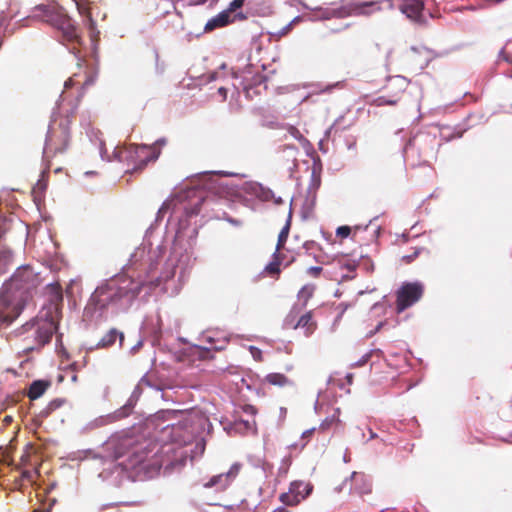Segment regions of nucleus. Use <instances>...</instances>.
Masks as SVG:
<instances>
[{"instance_id": "obj_22", "label": "nucleus", "mask_w": 512, "mask_h": 512, "mask_svg": "<svg viewBox=\"0 0 512 512\" xmlns=\"http://www.w3.org/2000/svg\"><path fill=\"white\" fill-rule=\"evenodd\" d=\"M316 206V194H312L307 197L302 206V214L305 218H309L313 215Z\"/></svg>"}, {"instance_id": "obj_4", "label": "nucleus", "mask_w": 512, "mask_h": 512, "mask_svg": "<svg viewBox=\"0 0 512 512\" xmlns=\"http://www.w3.org/2000/svg\"><path fill=\"white\" fill-rule=\"evenodd\" d=\"M283 327L285 329H301L306 337H310L318 328L317 321L314 319L313 310L299 309L291 307L284 318Z\"/></svg>"}, {"instance_id": "obj_42", "label": "nucleus", "mask_w": 512, "mask_h": 512, "mask_svg": "<svg viewBox=\"0 0 512 512\" xmlns=\"http://www.w3.org/2000/svg\"><path fill=\"white\" fill-rule=\"evenodd\" d=\"M166 144V140L165 139H160V140H157L155 145H165Z\"/></svg>"}, {"instance_id": "obj_37", "label": "nucleus", "mask_w": 512, "mask_h": 512, "mask_svg": "<svg viewBox=\"0 0 512 512\" xmlns=\"http://www.w3.org/2000/svg\"><path fill=\"white\" fill-rule=\"evenodd\" d=\"M330 12H331V8H327V9H325V10L323 11V13H322V17H323L324 19H331V18H334V16H329Z\"/></svg>"}, {"instance_id": "obj_18", "label": "nucleus", "mask_w": 512, "mask_h": 512, "mask_svg": "<svg viewBox=\"0 0 512 512\" xmlns=\"http://www.w3.org/2000/svg\"><path fill=\"white\" fill-rule=\"evenodd\" d=\"M291 491L295 493L296 496L301 497V501L306 499L313 490V485L310 482L305 481H293L290 484Z\"/></svg>"}, {"instance_id": "obj_17", "label": "nucleus", "mask_w": 512, "mask_h": 512, "mask_svg": "<svg viewBox=\"0 0 512 512\" xmlns=\"http://www.w3.org/2000/svg\"><path fill=\"white\" fill-rule=\"evenodd\" d=\"M117 338H119L120 344H122L124 340V334L113 328L101 338V340L97 343V348H109L115 344Z\"/></svg>"}, {"instance_id": "obj_31", "label": "nucleus", "mask_w": 512, "mask_h": 512, "mask_svg": "<svg viewBox=\"0 0 512 512\" xmlns=\"http://www.w3.org/2000/svg\"><path fill=\"white\" fill-rule=\"evenodd\" d=\"M250 352L253 356V358L257 361H262V352L259 348H256L254 346L250 347Z\"/></svg>"}, {"instance_id": "obj_23", "label": "nucleus", "mask_w": 512, "mask_h": 512, "mask_svg": "<svg viewBox=\"0 0 512 512\" xmlns=\"http://www.w3.org/2000/svg\"><path fill=\"white\" fill-rule=\"evenodd\" d=\"M281 261L278 253H274L273 261L270 262L264 269V271L271 276H278L280 274Z\"/></svg>"}, {"instance_id": "obj_38", "label": "nucleus", "mask_w": 512, "mask_h": 512, "mask_svg": "<svg viewBox=\"0 0 512 512\" xmlns=\"http://www.w3.org/2000/svg\"><path fill=\"white\" fill-rule=\"evenodd\" d=\"M168 208V204L165 202L162 204V206L160 207L159 211H158V214H163L165 213L166 209Z\"/></svg>"}, {"instance_id": "obj_9", "label": "nucleus", "mask_w": 512, "mask_h": 512, "mask_svg": "<svg viewBox=\"0 0 512 512\" xmlns=\"http://www.w3.org/2000/svg\"><path fill=\"white\" fill-rule=\"evenodd\" d=\"M390 7H397L412 20H418L424 8L423 0H386Z\"/></svg>"}, {"instance_id": "obj_6", "label": "nucleus", "mask_w": 512, "mask_h": 512, "mask_svg": "<svg viewBox=\"0 0 512 512\" xmlns=\"http://www.w3.org/2000/svg\"><path fill=\"white\" fill-rule=\"evenodd\" d=\"M38 285L37 275L32 268L25 266L17 269L8 283L9 290L29 291Z\"/></svg>"}, {"instance_id": "obj_40", "label": "nucleus", "mask_w": 512, "mask_h": 512, "mask_svg": "<svg viewBox=\"0 0 512 512\" xmlns=\"http://www.w3.org/2000/svg\"><path fill=\"white\" fill-rule=\"evenodd\" d=\"M272 512H290V511L285 507H278V508L274 509Z\"/></svg>"}, {"instance_id": "obj_39", "label": "nucleus", "mask_w": 512, "mask_h": 512, "mask_svg": "<svg viewBox=\"0 0 512 512\" xmlns=\"http://www.w3.org/2000/svg\"><path fill=\"white\" fill-rule=\"evenodd\" d=\"M168 208V204L165 202L162 204V206L160 207L159 211H158V214H163L165 213L166 209Z\"/></svg>"}, {"instance_id": "obj_35", "label": "nucleus", "mask_w": 512, "mask_h": 512, "mask_svg": "<svg viewBox=\"0 0 512 512\" xmlns=\"http://www.w3.org/2000/svg\"><path fill=\"white\" fill-rule=\"evenodd\" d=\"M218 94L222 97L223 100H226L227 98V89L224 87H220L218 89Z\"/></svg>"}, {"instance_id": "obj_14", "label": "nucleus", "mask_w": 512, "mask_h": 512, "mask_svg": "<svg viewBox=\"0 0 512 512\" xmlns=\"http://www.w3.org/2000/svg\"><path fill=\"white\" fill-rule=\"evenodd\" d=\"M231 22V14L229 13V11L224 10L216 16H214L213 18L209 19L208 22L205 24L204 29L206 32H210L216 28L224 27Z\"/></svg>"}, {"instance_id": "obj_25", "label": "nucleus", "mask_w": 512, "mask_h": 512, "mask_svg": "<svg viewBox=\"0 0 512 512\" xmlns=\"http://www.w3.org/2000/svg\"><path fill=\"white\" fill-rule=\"evenodd\" d=\"M422 253H426L428 254V251L425 249V248H413V251L412 253H409V254H404L402 255L401 257V260L402 262H404L405 264H410L412 263L419 255H421Z\"/></svg>"}, {"instance_id": "obj_7", "label": "nucleus", "mask_w": 512, "mask_h": 512, "mask_svg": "<svg viewBox=\"0 0 512 512\" xmlns=\"http://www.w3.org/2000/svg\"><path fill=\"white\" fill-rule=\"evenodd\" d=\"M55 25L61 33L63 42L73 45V49L76 44L81 43V37L71 18L61 15L55 20Z\"/></svg>"}, {"instance_id": "obj_10", "label": "nucleus", "mask_w": 512, "mask_h": 512, "mask_svg": "<svg viewBox=\"0 0 512 512\" xmlns=\"http://www.w3.org/2000/svg\"><path fill=\"white\" fill-rule=\"evenodd\" d=\"M56 331V326L54 322L52 321H44L37 325L36 329L34 330V337L36 341L35 346L29 347V349L34 350L36 348H41L45 344H47L54 332Z\"/></svg>"}, {"instance_id": "obj_16", "label": "nucleus", "mask_w": 512, "mask_h": 512, "mask_svg": "<svg viewBox=\"0 0 512 512\" xmlns=\"http://www.w3.org/2000/svg\"><path fill=\"white\" fill-rule=\"evenodd\" d=\"M50 385L51 383L47 380L33 381L29 386L27 396L30 400L38 399L46 392Z\"/></svg>"}, {"instance_id": "obj_19", "label": "nucleus", "mask_w": 512, "mask_h": 512, "mask_svg": "<svg viewBox=\"0 0 512 512\" xmlns=\"http://www.w3.org/2000/svg\"><path fill=\"white\" fill-rule=\"evenodd\" d=\"M77 6L78 12L86 17V21L89 25L90 29L95 28V21L92 18L90 7H89V0H73Z\"/></svg>"}, {"instance_id": "obj_5", "label": "nucleus", "mask_w": 512, "mask_h": 512, "mask_svg": "<svg viewBox=\"0 0 512 512\" xmlns=\"http://www.w3.org/2000/svg\"><path fill=\"white\" fill-rule=\"evenodd\" d=\"M424 293V286L419 282L404 283L396 292V311L402 313L418 302Z\"/></svg>"}, {"instance_id": "obj_33", "label": "nucleus", "mask_w": 512, "mask_h": 512, "mask_svg": "<svg viewBox=\"0 0 512 512\" xmlns=\"http://www.w3.org/2000/svg\"><path fill=\"white\" fill-rule=\"evenodd\" d=\"M316 431V428H311L302 433V439L306 440L305 443L302 445L303 447L308 443L310 437L314 434Z\"/></svg>"}, {"instance_id": "obj_12", "label": "nucleus", "mask_w": 512, "mask_h": 512, "mask_svg": "<svg viewBox=\"0 0 512 512\" xmlns=\"http://www.w3.org/2000/svg\"><path fill=\"white\" fill-rule=\"evenodd\" d=\"M22 307L17 305H0V329L9 326L21 313Z\"/></svg>"}, {"instance_id": "obj_41", "label": "nucleus", "mask_w": 512, "mask_h": 512, "mask_svg": "<svg viewBox=\"0 0 512 512\" xmlns=\"http://www.w3.org/2000/svg\"><path fill=\"white\" fill-rule=\"evenodd\" d=\"M55 289L57 290V297L59 298V300H62V293L60 287L55 286Z\"/></svg>"}, {"instance_id": "obj_30", "label": "nucleus", "mask_w": 512, "mask_h": 512, "mask_svg": "<svg viewBox=\"0 0 512 512\" xmlns=\"http://www.w3.org/2000/svg\"><path fill=\"white\" fill-rule=\"evenodd\" d=\"M244 1L245 0H233L229 4V7H228L227 11H229V13L231 14L232 12H234L237 9L241 8L243 6V4H244Z\"/></svg>"}, {"instance_id": "obj_26", "label": "nucleus", "mask_w": 512, "mask_h": 512, "mask_svg": "<svg viewBox=\"0 0 512 512\" xmlns=\"http://www.w3.org/2000/svg\"><path fill=\"white\" fill-rule=\"evenodd\" d=\"M62 399H54L48 403V405L41 411V415L44 417H48L53 411L60 408L63 404Z\"/></svg>"}, {"instance_id": "obj_46", "label": "nucleus", "mask_w": 512, "mask_h": 512, "mask_svg": "<svg viewBox=\"0 0 512 512\" xmlns=\"http://www.w3.org/2000/svg\"><path fill=\"white\" fill-rule=\"evenodd\" d=\"M158 156H159V152H158L157 154H155L151 159H152V160H155V159H157V158H158Z\"/></svg>"}, {"instance_id": "obj_24", "label": "nucleus", "mask_w": 512, "mask_h": 512, "mask_svg": "<svg viewBox=\"0 0 512 512\" xmlns=\"http://www.w3.org/2000/svg\"><path fill=\"white\" fill-rule=\"evenodd\" d=\"M289 231H290V222L288 221L285 226L281 229L279 235H278V241H277V245H276V253H279V251L284 247L286 241H287V238H288V235H289Z\"/></svg>"}, {"instance_id": "obj_15", "label": "nucleus", "mask_w": 512, "mask_h": 512, "mask_svg": "<svg viewBox=\"0 0 512 512\" xmlns=\"http://www.w3.org/2000/svg\"><path fill=\"white\" fill-rule=\"evenodd\" d=\"M340 409L339 408H335L333 409V412L328 415L322 422L321 424L319 425V428L318 430L320 432H327V431H330L332 429H336L340 426L341 424V421H340Z\"/></svg>"}, {"instance_id": "obj_36", "label": "nucleus", "mask_w": 512, "mask_h": 512, "mask_svg": "<svg viewBox=\"0 0 512 512\" xmlns=\"http://www.w3.org/2000/svg\"><path fill=\"white\" fill-rule=\"evenodd\" d=\"M344 268H346L348 271H354L356 268V264L352 262H347L343 265Z\"/></svg>"}, {"instance_id": "obj_43", "label": "nucleus", "mask_w": 512, "mask_h": 512, "mask_svg": "<svg viewBox=\"0 0 512 512\" xmlns=\"http://www.w3.org/2000/svg\"><path fill=\"white\" fill-rule=\"evenodd\" d=\"M245 410H246V411H249V412H251V413H253V414L255 413V408H254L253 406H250V405H249V406H247Z\"/></svg>"}, {"instance_id": "obj_34", "label": "nucleus", "mask_w": 512, "mask_h": 512, "mask_svg": "<svg viewBox=\"0 0 512 512\" xmlns=\"http://www.w3.org/2000/svg\"><path fill=\"white\" fill-rule=\"evenodd\" d=\"M288 131L289 133L295 138V139H302L303 136L302 134L300 133V131L296 128V127H293V126H290L288 128Z\"/></svg>"}, {"instance_id": "obj_32", "label": "nucleus", "mask_w": 512, "mask_h": 512, "mask_svg": "<svg viewBox=\"0 0 512 512\" xmlns=\"http://www.w3.org/2000/svg\"><path fill=\"white\" fill-rule=\"evenodd\" d=\"M322 270L323 269L320 266H312L308 268L307 272L313 277H318L321 274Z\"/></svg>"}, {"instance_id": "obj_2", "label": "nucleus", "mask_w": 512, "mask_h": 512, "mask_svg": "<svg viewBox=\"0 0 512 512\" xmlns=\"http://www.w3.org/2000/svg\"><path fill=\"white\" fill-rule=\"evenodd\" d=\"M143 282L123 273L114 276L98 287L90 298V302L99 310L110 305H118L125 301H133L141 292Z\"/></svg>"}, {"instance_id": "obj_28", "label": "nucleus", "mask_w": 512, "mask_h": 512, "mask_svg": "<svg viewBox=\"0 0 512 512\" xmlns=\"http://www.w3.org/2000/svg\"><path fill=\"white\" fill-rule=\"evenodd\" d=\"M500 56L508 63L512 64V42L506 44L502 49Z\"/></svg>"}, {"instance_id": "obj_20", "label": "nucleus", "mask_w": 512, "mask_h": 512, "mask_svg": "<svg viewBox=\"0 0 512 512\" xmlns=\"http://www.w3.org/2000/svg\"><path fill=\"white\" fill-rule=\"evenodd\" d=\"M264 381L273 386L284 387L291 385V380L282 373H269L265 376Z\"/></svg>"}, {"instance_id": "obj_3", "label": "nucleus", "mask_w": 512, "mask_h": 512, "mask_svg": "<svg viewBox=\"0 0 512 512\" xmlns=\"http://www.w3.org/2000/svg\"><path fill=\"white\" fill-rule=\"evenodd\" d=\"M382 1L341 0L337 7L331 8L329 16L347 18L351 16H371L381 11Z\"/></svg>"}, {"instance_id": "obj_11", "label": "nucleus", "mask_w": 512, "mask_h": 512, "mask_svg": "<svg viewBox=\"0 0 512 512\" xmlns=\"http://www.w3.org/2000/svg\"><path fill=\"white\" fill-rule=\"evenodd\" d=\"M351 488L360 495L369 494L372 490L371 480L361 472H353L351 475Z\"/></svg>"}, {"instance_id": "obj_13", "label": "nucleus", "mask_w": 512, "mask_h": 512, "mask_svg": "<svg viewBox=\"0 0 512 512\" xmlns=\"http://www.w3.org/2000/svg\"><path fill=\"white\" fill-rule=\"evenodd\" d=\"M316 291V285L308 283L304 285L297 293V301L292 307H299V309H306L309 300L313 297Z\"/></svg>"}, {"instance_id": "obj_27", "label": "nucleus", "mask_w": 512, "mask_h": 512, "mask_svg": "<svg viewBox=\"0 0 512 512\" xmlns=\"http://www.w3.org/2000/svg\"><path fill=\"white\" fill-rule=\"evenodd\" d=\"M132 411V405L131 404H125L123 407L115 411L114 418L119 420L122 418L127 417Z\"/></svg>"}, {"instance_id": "obj_45", "label": "nucleus", "mask_w": 512, "mask_h": 512, "mask_svg": "<svg viewBox=\"0 0 512 512\" xmlns=\"http://www.w3.org/2000/svg\"><path fill=\"white\" fill-rule=\"evenodd\" d=\"M396 102H397L396 100H390L387 103L390 104V105H394V104H396Z\"/></svg>"}, {"instance_id": "obj_44", "label": "nucleus", "mask_w": 512, "mask_h": 512, "mask_svg": "<svg viewBox=\"0 0 512 512\" xmlns=\"http://www.w3.org/2000/svg\"><path fill=\"white\" fill-rule=\"evenodd\" d=\"M487 1L492 4H498V3H501L503 0H487Z\"/></svg>"}, {"instance_id": "obj_47", "label": "nucleus", "mask_w": 512, "mask_h": 512, "mask_svg": "<svg viewBox=\"0 0 512 512\" xmlns=\"http://www.w3.org/2000/svg\"><path fill=\"white\" fill-rule=\"evenodd\" d=\"M292 369H293V367H292V366H289V367H287V368H286V370H287V371H290V370H292Z\"/></svg>"}, {"instance_id": "obj_21", "label": "nucleus", "mask_w": 512, "mask_h": 512, "mask_svg": "<svg viewBox=\"0 0 512 512\" xmlns=\"http://www.w3.org/2000/svg\"><path fill=\"white\" fill-rule=\"evenodd\" d=\"M279 500L287 506H297L301 502V497L296 496L294 492L291 491L289 487V491L282 493L279 496Z\"/></svg>"}, {"instance_id": "obj_8", "label": "nucleus", "mask_w": 512, "mask_h": 512, "mask_svg": "<svg viewBox=\"0 0 512 512\" xmlns=\"http://www.w3.org/2000/svg\"><path fill=\"white\" fill-rule=\"evenodd\" d=\"M241 465L238 463L233 464L226 473L215 475L204 484L205 488H216L217 490H225L238 476Z\"/></svg>"}, {"instance_id": "obj_29", "label": "nucleus", "mask_w": 512, "mask_h": 512, "mask_svg": "<svg viewBox=\"0 0 512 512\" xmlns=\"http://www.w3.org/2000/svg\"><path fill=\"white\" fill-rule=\"evenodd\" d=\"M351 234V227L349 226H340L336 230V236L340 237L341 239L349 237Z\"/></svg>"}, {"instance_id": "obj_1", "label": "nucleus", "mask_w": 512, "mask_h": 512, "mask_svg": "<svg viewBox=\"0 0 512 512\" xmlns=\"http://www.w3.org/2000/svg\"><path fill=\"white\" fill-rule=\"evenodd\" d=\"M92 82V78L87 77L83 83H80L76 74L65 81L64 90L58 100L57 109L47 133L46 154L56 156L67 150L71 139L70 125L76 117L86 86Z\"/></svg>"}]
</instances>
